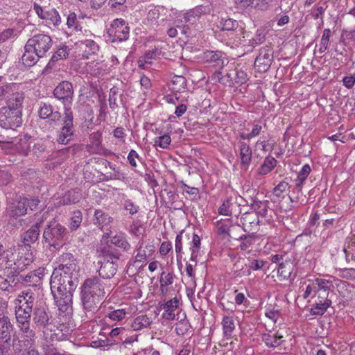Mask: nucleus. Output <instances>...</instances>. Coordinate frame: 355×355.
<instances>
[{
  "label": "nucleus",
  "instance_id": "nucleus-6",
  "mask_svg": "<svg viewBox=\"0 0 355 355\" xmlns=\"http://www.w3.org/2000/svg\"><path fill=\"white\" fill-rule=\"evenodd\" d=\"M66 229L56 221H51L43 233V239L46 243L55 249H59L63 243Z\"/></svg>",
  "mask_w": 355,
  "mask_h": 355
},
{
  "label": "nucleus",
  "instance_id": "nucleus-3",
  "mask_svg": "<svg viewBox=\"0 0 355 355\" xmlns=\"http://www.w3.org/2000/svg\"><path fill=\"white\" fill-rule=\"evenodd\" d=\"M212 79L224 85L234 87L246 83L248 75L243 70L232 66L228 70H226L224 74L222 71H215L212 76Z\"/></svg>",
  "mask_w": 355,
  "mask_h": 355
},
{
  "label": "nucleus",
  "instance_id": "nucleus-40",
  "mask_svg": "<svg viewBox=\"0 0 355 355\" xmlns=\"http://www.w3.org/2000/svg\"><path fill=\"white\" fill-rule=\"evenodd\" d=\"M44 20H46L49 25L53 26H58L61 22L60 17L55 8L48 9Z\"/></svg>",
  "mask_w": 355,
  "mask_h": 355
},
{
  "label": "nucleus",
  "instance_id": "nucleus-34",
  "mask_svg": "<svg viewBox=\"0 0 355 355\" xmlns=\"http://www.w3.org/2000/svg\"><path fill=\"white\" fill-rule=\"evenodd\" d=\"M331 304V300H317L315 304L311 309V314L312 315H322L326 312Z\"/></svg>",
  "mask_w": 355,
  "mask_h": 355
},
{
  "label": "nucleus",
  "instance_id": "nucleus-7",
  "mask_svg": "<svg viewBox=\"0 0 355 355\" xmlns=\"http://www.w3.org/2000/svg\"><path fill=\"white\" fill-rule=\"evenodd\" d=\"M28 200L17 193H9L7 196L6 212L11 218H17L26 214Z\"/></svg>",
  "mask_w": 355,
  "mask_h": 355
},
{
  "label": "nucleus",
  "instance_id": "nucleus-37",
  "mask_svg": "<svg viewBox=\"0 0 355 355\" xmlns=\"http://www.w3.org/2000/svg\"><path fill=\"white\" fill-rule=\"evenodd\" d=\"M159 55L157 49L147 51L143 57H141L138 60L139 67L141 69L148 67V64H151L152 59H155Z\"/></svg>",
  "mask_w": 355,
  "mask_h": 355
},
{
  "label": "nucleus",
  "instance_id": "nucleus-13",
  "mask_svg": "<svg viewBox=\"0 0 355 355\" xmlns=\"http://www.w3.org/2000/svg\"><path fill=\"white\" fill-rule=\"evenodd\" d=\"M273 59V51L270 46L266 45L259 50L254 61V67L260 73L268 71Z\"/></svg>",
  "mask_w": 355,
  "mask_h": 355
},
{
  "label": "nucleus",
  "instance_id": "nucleus-12",
  "mask_svg": "<svg viewBox=\"0 0 355 355\" xmlns=\"http://www.w3.org/2000/svg\"><path fill=\"white\" fill-rule=\"evenodd\" d=\"M73 113L71 108H66L64 117V125L58 136L59 144H67L73 137Z\"/></svg>",
  "mask_w": 355,
  "mask_h": 355
},
{
  "label": "nucleus",
  "instance_id": "nucleus-15",
  "mask_svg": "<svg viewBox=\"0 0 355 355\" xmlns=\"http://www.w3.org/2000/svg\"><path fill=\"white\" fill-rule=\"evenodd\" d=\"M55 98L62 100L64 105V111L66 108H70L72 102L73 89V86L69 81H63L60 83L53 91Z\"/></svg>",
  "mask_w": 355,
  "mask_h": 355
},
{
  "label": "nucleus",
  "instance_id": "nucleus-23",
  "mask_svg": "<svg viewBox=\"0 0 355 355\" xmlns=\"http://www.w3.org/2000/svg\"><path fill=\"white\" fill-rule=\"evenodd\" d=\"M241 164L245 170L248 168L251 162L252 151L249 144L240 141L238 143Z\"/></svg>",
  "mask_w": 355,
  "mask_h": 355
},
{
  "label": "nucleus",
  "instance_id": "nucleus-53",
  "mask_svg": "<svg viewBox=\"0 0 355 355\" xmlns=\"http://www.w3.org/2000/svg\"><path fill=\"white\" fill-rule=\"evenodd\" d=\"M15 84H5L0 86V103H1L8 95L10 94L11 92H14Z\"/></svg>",
  "mask_w": 355,
  "mask_h": 355
},
{
  "label": "nucleus",
  "instance_id": "nucleus-52",
  "mask_svg": "<svg viewBox=\"0 0 355 355\" xmlns=\"http://www.w3.org/2000/svg\"><path fill=\"white\" fill-rule=\"evenodd\" d=\"M160 288L162 292H164V288L173 283V275L171 272L166 274L162 272L160 276Z\"/></svg>",
  "mask_w": 355,
  "mask_h": 355
},
{
  "label": "nucleus",
  "instance_id": "nucleus-20",
  "mask_svg": "<svg viewBox=\"0 0 355 355\" xmlns=\"http://www.w3.org/2000/svg\"><path fill=\"white\" fill-rule=\"evenodd\" d=\"M129 313L127 308L114 309L110 306L105 314L104 320L106 323L114 322L113 326L125 319Z\"/></svg>",
  "mask_w": 355,
  "mask_h": 355
},
{
  "label": "nucleus",
  "instance_id": "nucleus-39",
  "mask_svg": "<svg viewBox=\"0 0 355 355\" xmlns=\"http://www.w3.org/2000/svg\"><path fill=\"white\" fill-rule=\"evenodd\" d=\"M187 86V80L182 76H175L171 80V89L175 92H182Z\"/></svg>",
  "mask_w": 355,
  "mask_h": 355
},
{
  "label": "nucleus",
  "instance_id": "nucleus-41",
  "mask_svg": "<svg viewBox=\"0 0 355 355\" xmlns=\"http://www.w3.org/2000/svg\"><path fill=\"white\" fill-rule=\"evenodd\" d=\"M32 142L29 139L26 137L21 139L16 145V149L22 155H28L30 154Z\"/></svg>",
  "mask_w": 355,
  "mask_h": 355
},
{
  "label": "nucleus",
  "instance_id": "nucleus-35",
  "mask_svg": "<svg viewBox=\"0 0 355 355\" xmlns=\"http://www.w3.org/2000/svg\"><path fill=\"white\" fill-rule=\"evenodd\" d=\"M282 336L277 334H263L262 340L270 347H276L279 346L283 342Z\"/></svg>",
  "mask_w": 355,
  "mask_h": 355
},
{
  "label": "nucleus",
  "instance_id": "nucleus-57",
  "mask_svg": "<svg viewBox=\"0 0 355 355\" xmlns=\"http://www.w3.org/2000/svg\"><path fill=\"white\" fill-rule=\"evenodd\" d=\"M232 205L233 204L230 199L225 200L222 205L219 207V214L225 216H231L232 214Z\"/></svg>",
  "mask_w": 355,
  "mask_h": 355
},
{
  "label": "nucleus",
  "instance_id": "nucleus-28",
  "mask_svg": "<svg viewBox=\"0 0 355 355\" xmlns=\"http://www.w3.org/2000/svg\"><path fill=\"white\" fill-rule=\"evenodd\" d=\"M24 100V96L21 92H13L7 96V107H10L11 110H18V111L22 110V103Z\"/></svg>",
  "mask_w": 355,
  "mask_h": 355
},
{
  "label": "nucleus",
  "instance_id": "nucleus-26",
  "mask_svg": "<svg viewBox=\"0 0 355 355\" xmlns=\"http://www.w3.org/2000/svg\"><path fill=\"white\" fill-rule=\"evenodd\" d=\"M12 325L9 318H0V345L10 340Z\"/></svg>",
  "mask_w": 355,
  "mask_h": 355
},
{
  "label": "nucleus",
  "instance_id": "nucleus-51",
  "mask_svg": "<svg viewBox=\"0 0 355 355\" xmlns=\"http://www.w3.org/2000/svg\"><path fill=\"white\" fill-rule=\"evenodd\" d=\"M83 220L82 213L80 211L73 212L72 217L70 219L69 228L71 231L76 230L80 225Z\"/></svg>",
  "mask_w": 355,
  "mask_h": 355
},
{
  "label": "nucleus",
  "instance_id": "nucleus-9",
  "mask_svg": "<svg viewBox=\"0 0 355 355\" xmlns=\"http://www.w3.org/2000/svg\"><path fill=\"white\" fill-rule=\"evenodd\" d=\"M81 294V302L84 311L83 320L92 319L98 311L101 297L84 293Z\"/></svg>",
  "mask_w": 355,
  "mask_h": 355
},
{
  "label": "nucleus",
  "instance_id": "nucleus-29",
  "mask_svg": "<svg viewBox=\"0 0 355 355\" xmlns=\"http://www.w3.org/2000/svg\"><path fill=\"white\" fill-rule=\"evenodd\" d=\"M40 232V226L37 223L22 235V241L24 245L30 246L31 243H35L38 239Z\"/></svg>",
  "mask_w": 355,
  "mask_h": 355
},
{
  "label": "nucleus",
  "instance_id": "nucleus-31",
  "mask_svg": "<svg viewBox=\"0 0 355 355\" xmlns=\"http://www.w3.org/2000/svg\"><path fill=\"white\" fill-rule=\"evenodd\" d=\"M20 277L0 275V289L3 291H10L19 282Z\"/></svg>",
  "mask_w": 355,
  "mask_h": 355
},
{
  "label": "nucleus",
  "instance_id": "nucleus-46",
  "mask_svg": "<svg viewBox=\"0 0 355 355\" xmlns=\"http://www.w3.org/2000/svg\"><path fill=\"white\" fill-rule=\"evenodd\" d=\"M67 25L68 28L73 31H81V27L75 12H70L67 17Z\"/></svg>",
  "mask_w": 355,
  "mask_h": 355
},
{
  "label": "nucleus",
  "instance_id": "nucleus-59",
  "mask_svg": "<svg viewBox=\"0 0 355 355\" xmlns=\"http://www.w3.org/2000/svg\"><path fill=\"white\" fill-rule=\"evenodd\" d=\"M266 263V261L262 260L248 259L246 266L253 270H257L261 269Z\"/></svg>",
  "mask_w": 355,
  "mask_h": 355
},
{
  "label": "nucleus",
  "instance_id": "nucleus-16",
  "mask_svg": "<svg viewBox=\"0 0 355 355\" xmlns=\"http://www.w3.org/2000/svg\"><path fill=\"white\" fill-rule=\"evenodd\" d=\"M15 316L17 326L22 332L21 336L34 337L35 332L31 328L30 324L31 314H28L21 310L15 309Z\"/></svg>",
  "mask_w": 355,
  "mask_h": 355
},
{
  "label": "nucleus",
  "instance_id": "nucleus-54",
  "mask_svg": "<svg viewBox=\"0 0 355 355\" xmlns=\"http://www.w3.org/2000/svg\"><path fill=\"white\" fill-rule=\"evenodd\" d=\"M69 55V49L67 46H63L58 49L52 55L51 61L52 62H57L59 60L66 58Z\"/></svg>",
  "mask_w": 355,
  "mask_h": 355
},
{
  "label": "nucleus",
  "instance_id": "nucleus-21",
  "mask_svg": "<svg viewBox=\"0 0 355 355\" xmlns=\"http://www.w3.org/2000/svg\"><path fill=\"white\" fill-rule=\"evenodd\" d=\"M207 8L202 5L198 6L183 14L181 21L182 22L194 24L196 23L202 15L207 12Z\"/></svg>",
  "mask_w": 355,
  "mask_h": 355
},
{
  "label": "nucleus",
  "instance_id": "nucleus-24",
  "mask_svg": "<svg viewBox=\"0 0 355 355\" xmlns=\"http://www.w3.org/2000/svg\"><path fill=\"white\" fill-rule=\"evenodd\" d=\"M114 35L120 41L126 40L129 36V27L123 19H116L112 24Z\"/></svg>",
  "mask_w": 355,
  "mask_h": 355
},
{
  "label": "nucleus",
  "instance_id": "nucleus-42",
  "mask_svg": "<svg viewBox=\"0 0 355 355\" xmlns=\"http://www.w3.org/2000/svg\"><path fill=\"white\" fill-rule=\"evenodd\" d=\"M149 248H150L149 250V253H147L146 250L142 247L141 245L139 248L137 250V253L135 256V259L134 261V263L132 264V266H135L136 264L138 263H144L147 258L150 256L153 250L152 249L153 246L149 245Z\"/></svg>",
  "mask_w": 355,
  "mask_h": 355
},
{
  "label": "nucleus",
  "instance_id": "nucleus-14",
  "mask_svg": "<svg viewBox=\"0 0 355 355\" xmlns=\"http://www.w3.org/2000/svg\"><path fill=\"white\" fill-rule=\"evenodd\" d=\"M80 293L103 297L105 295V287L100 278L94 277L87 278L81 286Z\"/></svg>",
  "mask_w": 355,
  "mask_h": 355
},
{
  "label": "nucleus",
  "instance_id": "nucleus-25",
  "mask_svg": "<svg viewBox=\"0 0 355 355\" xmlns=\"http://www.w3.org/2000/svg\"><path fill=\"white\" fill-rule=\"evenodd\" d=\"M277 160L271 156H268L265 158L262 164L257 169L254 179L256 182L261 180V176L266 175L270 173L277 165Z\"/></svg>",
  "mask_w": 355,
  "mask_h": 355
},
{
  "label": "nucleus",
  "instance_id": "nucleus-61",
  "mask_svg": "<svg viewBox=\"0 0 355 355\" xmlns=\"http://www.w3.org/2000/svg\"><path fill=\"white\" fill-rule=\"evenodd\" d=\"M45 150L44 144L41 142L34 143L31 146L30 154L36 157H39Z\"/></svg>",
  "mask_w": 355,
  "mask_h": 355
},
{
  "label": "nucleus",
  "instance_id": "nucleus-11",
  "mask_svg": "<svg viewBox=\"0 0 355 355\" xmlns=\"http://www.w3.org/2000/svg\"><path fill=\"white\" fill-rule=\"evenodd\" d=\"M85 37L84 34L78 33L76 45L83 51V56L88 58L89 55L94 54L98 50V46L92 39L94 35L90 31H85Z\"/></svg>",
  "mask_w": 355,
  "mask_h": 355
},
{
  "label": "nucleus",
  "instance_id": "nucleus-32",
  "mask_svg": "<svg viewBox=\"0 0 355 355\" xmlns=\"http://www.w3.org/2000/svg\"><path fill=\"white\" fill-rule=\"evenodd\" d=\"M44 269H39L29 272L28 275L24 276L22 275H15V277H20L19 282L23 280L24 282L29 284V285H36L40 280L41 276H43Z\"/></svg>",
  "mask_w": 355,
  "mask_h": 355
},
{
  "label": "nucleus",
  "instance_id": "nucleus-50",
  "mask_svg": "<svg viewBox=\"0 0 355 355\" xmlns=\"http://www.w3.org/2000/svg\"><path fill=\"white\" fill-rule=\"evenodd\" d=\"M17 301L18 302H23V304H26L29 306L31 305V306H33L35 297L33 293L29 291H23L21 294L19 295Z\"/></svg>",
  "mask_w": 355,
  "mask_h": 355
},
{
  "label": "nucleus",
  "instance_id": "nucleus-55",
  "mask_svg": "<svg viewBox=\"0 0 355 355\" xmlns=\"http://www.w3.org/2000/svg\"><path fill=\"white\" fill-rule=\"evenodd\" d=\"M126 0H109L108 4L110 8L116 11H125L127 8Z\"/></svg>",
  "mask_w": 355,
  "mask_h": 355
},
{
  "label": "nucleus",
  "instance_id": "nucleus-62",
  "mask_svg": "<svg viewBox=\"0 0 355 355\" xmlns=\"http://www.w3.org/2000/svg\"><path fill=\"white\" fill-rule=\"evenodd\" d=\"M220 305L223 310L230 311L231 313L234 312L236 309L235 304L233 302H230L225 296L222 297Z\"/></svg>",
  "mask_w": 355,
  "mask_h": 355
},
{
  "label": "nucleus",
  "instance_id": "nucleus-47",
  "mask_svg": "<svg viewBox=\"0 0 355 355\" xmlns=\"http://www.w3.org/2000/svg\"><path fill=\"white\" fill-rule=\"evenodd\" d=\"M79 200L78 195L73 191H68L60 200V204L67 205L78 202Z\"/></svg>",
  "mask_w": 355,
  "mask_h": 355
},
{
  "label": "nucleus",
  "instance_id": "nucleus-36",
  "mask_svg": "<svg viewBox=\"0 0 355 355\" xmlns=\"http://www.w3.org/2000/svg\"><path fill=\"white\" fill-rule=\"evenodd\" d=\"M221 324L224 336L227 339L230 338L236 327L233 318L230 316H224Z\"/></svg>",
  "mask_w": 355,
  "mask_h": 355
},
{
  "label": "nucleus",
  "instance_id": "nucleus-38",
  "mask_svg": "<svg viewBox=\"0 0 355 355\" xmlns=\"http://www.w3.org/2000/svg\"><path fill=\"white\" fill-rule=\"evenodd\" d=\"M293 270V264L291 260L281 261L278 267V274L284 279L289 278Z\"/></svg>",
  "mask_w": 355,
  "mask_h": 355
},
{
  "label": "nucleus",
  "instance_id": "nucleus-49",
  "mask_svg": "<svg viewBox=\"0 0 355 355\" xmlns=\"http://www.w3.org/2000/svg\"><path fill=\"white\" fill-rule=\"evenodd\" d=\"M288 184L284 181L279 182L273 189L274 201L284 198V193L288 189Z\"/></svg>",
  "mask_w": 355,
  "mask_h": 355
},
{
  "label": "nucleus",
  "instance_id": "nucleus-58",
  "mask_svg": "<svg viewBox=\"0 0 355 355\" xmlns=\"http://www.w3.org/2000/svg\"><path fill=\"white\" fill-rule=\"evenodd\" d=\"M171 141V137L168 135L158 137L155 140V146H159L162 148H166Z\"/></svg>",
  "mask_w": 355,
  "mask_h": 355
},
{
  "label": "nucleus",
  "instance_id": "nucleus-63",
  "mask_svg": "<svg viewBox=\"0 0 355 355\" xmlns=\"http://www.w3.org/2000/svg\"><path fill=\"white\" fill-rule=\"evenodd\" d=\"M101 134L98 132H94L90 135L89 139L92 144L95 146L96 149L94 150V153H97L101 144Z\"/></svg>",
  "mask_w": 355,
  "mask_h": 355
},
{
  "label": "nucleus",
  "instance_id": "nucleus-4",
  "mask_svg": "<svg viewBox=\"0 0 355 355\" xmlns=\"http://www.w3.org/2000/svg\"><path fill=\"white\" fill-rule=\"evenodd\" d=\"M98 265L100 266L99 275L104 279H111L116 272L119 255L110 250H103L99 255Z\"/></svg>",
  "mask_w": 355,
  "mask_h": 355
},
{
  "label": "nucleus",
  "instance_id": "nucleus-27",
  "mask_svg": "<svg viewBox=\"0 0 355 355\" xmlns=\"http://www.w3.org/2000/svg\"><path fill=\"white\" fill-rule=\"evenodd\" d=\"M222 53L220 51H206L203 55L204 61L216 67L223 68L224 62L221 59Z\"/></svg>",
  "mask_w": 355,
  "mask_h": 355
},
{
  "label": "nucleus",
  "instance_id": "nucleus-60",
  "mask_svg": "<svg viewBox=\"0 0 355 355\" xmlns=\"http://www.w3.org/2000/svg\"><path fill=\"white\" fill-rule=\"evenodd\" d=\"M277 0H255V6L258 9L266 10L272 6L273 3Z\"/></svg>",
  "mask_w": 355,
  "mask_h": 355
},
{
  "label": "nucleus",
  "instance_id": "nucleus-10",
  "mask_svg": "<svg viewBox=\"0 0 355 355\" xmlns=\"http://www.w3.org/2000/svg\"><path fill=\"white\" fill-rule=\"evenodd\" d=\"M35 338L34 337L21 336V339L13 343V349L16 355H40L35 349Z\"/></svg>",
  "mask_w": 355,
  "mask_h": 355
},
{
  "label": "nucleus",
  "instance_id": "nucleus-8",
  "mask_svg": "<svg viewBox=\"0 0 355 355\" xmlns=\"http://www.w3.org/2000/svg\"><path fill=\"white\" fill-rule=\"evenodd\" d=\"M22 124V112L3 107L0 110V126L6 129H15Z\"/></svg>",
  "mask_w": 355,
  "mask_h": 355
},
{
  "label": "nucleus",
  "instance_id": "nucleus-45",
  "mask_svg": "<svg viewBox=\"0 0 355 355\" xmlns=\"http://www.w3.org/2000/svg\"><path fill=\"white\" fill-rule=\"evenodd\" d=\"M111 243L114 245H116L119 248L123 249L124 250H129L130 247V243L128 242V241L125 239V236L122 234L115 235L114 236L112 237Z\"/></svg>",
  "mask_w": 355,
  "mask_h": 355
},
{
  "label": "nucleus",
  "instance_id": "nucleus-19",
  "mask_svg": "<svg viewBox=\"0 0 355 355\" xmlns=\"http://www.w3.org/2000/svg\"><path fill=\"white\" fill-rule=\"evenodd\" d=\"M33 261V255L32 252H25L24 249H19L17 257L14 260L13 270L19 273L23 271Z\"/></svg>",
  "mask_w": 355,
  "mask_h": 355
},
{
  "label": "nucleus",
  "instance_id": "nucleus-44",
  "mask_svg": "<svg viewBox=\"0 0 355 355\" xmlns=\"http://www.w3.org/2000/svg\"><path fill=\"white\" fill-rule=\"evenodd\" d=\"M241 241L240 248L241 250H248L250 248L254 243L256 236L254 234L243 235L239 239Z\"/></svg>",
  "mask_w": 355,
  "mask_h": 355
},
{
  "label": "nucleus",
  "instance_id": "nucleus-17",
  "mask_svg": "<svg viewBox=\"0 0 355 355\" xmlns=\"http://www.w3.org/2000/svg\"><path fill=\"white\" fill-rule=\"evenodd\" d=\"M180 304V298L177 297L167 301L160 302L159 303V309L164 311L162 318L168 321L173 320L175 318V311Z\"/></svg>",
  "mask_w": 355,
  "mask_h": 355
},
{
  "label": "nucleus",
  "instance_id": "nucleus-5",
  "mask_svg": "<svg viewBox=\"0 0 355 355\" xmlns=\"http://www.w3.org/2000/svg\"><path fill=\"white\" fill-rule=\"evenodd\" d=\"M33 325L31 327L35 330L40 331L44 336L48 335V331H51L54 327L53 319L51 313L43 306L35 307L33 312Z\"/></svg>",
  "mask_w": 355,
  "mask_h": 355
},
{
  "label": "nucleus",
  "instance_id": "nucleus-43",
  "mask_svg": "<svg viewBox=\"0 0 355 355\" xmlns=\"http://www.w3.org/2000/svg\"><path fill=\"white\" fill-rule=\"evenodd\" d=\"M314 281L315 291H330L334 288L332 282L329 280L317 278Z\"/></svg>",
  "mask_w": 355,
  "mask_h": 355
},
{
  "label": "nucleus",
  "instance_id": "nucleus-1",
  "mask_svg": "<svg viewBox=\"0 0 355 355\" xmlns=\"http://www.w3.org/2000/svg\"><path fill=\"white\" fill-rule=\"evenodd\" d=\"M59 261L60 264L54 268L51 277V291L59 311L70 314L73 293L78 283L79 268L71 253L62 254Z\"/></svg>",
  "mask_w": 355,
  "mask_h": 355
},
{
  "label": "nucleus",
  "instance_id": "nucleus-2",
  "mask_svg": "<svg viewBox=\"0 0 355 355\" xmlns=\"http://www.w3.org/2000/svg\"><path fill=\"white\" fill-rule=\"evenodd\" d=\"M53 45L51 37L46 34H37L29 38L21 57L23 63L28 67L34 65L40 58H44Z\"/></svg>",
  "mask_w": 355,
  "mask_h": 355
},
{
  "label": "nucleus",
  "instance_id": "nucleus-22",
  "mask_svg": "<svg viewBox=\"0 0 355 355\" xmlns=\"http://www.w3.org/2000/svg\"><path fill=\"white\" fill-rule=\"evenodd\" d=\"M38 115L41 119H49L54 123L59 121L61 119V114L58 111H54L53 107L46 103H40Z\"/></svg>",
  "mask_w": 355,
  "mask_h": 355
},
{
  "label": "nucleus",
  "instance_id": "nucleus-33",
  "mask_svg": "<svg viewBox=\"0 0 355 355\" xmlns=\"http://www.w3.org/2000/svg\"><path fill=\"white\" fill-rule=\"evenodd\" d=\"M113 218L107 214L101 209H97L94 212V224L97 225L101 229L110 225Z\"/></svg>",
  "mask_w": 355,
  "mask_h": 355
},
{
  "label": "nucleus",
  "instance_id": "nucleus-48",
  "mask_svg": "<svg viewBox=\"0 0 355 355\" xmlns=\"http://www.w3.org/2000/svg\"><path fill=\"white\" fill-rule=\"evenodd\" d=\"M331 33V30L329 28H326L323 31L322 36L320 43V47L318 49V51L320 53H324L328 49Z\"/></svg>",
  "mask_w": 355,
  "mask_h": 355
},
{
  "label": "nucleus",
  "instance_id": "nucleus-18",
  "mask_svg": "<svg viewBox=\"0 0 355 355\" xmlns=\"http://www.w3.org/2000/svg\"><path fill=\"white\" fill-rule=\"evenodd\" d=\"M218 27L220 28L223 31H229L231 33L235 32L236 36H240L243 34L242 31V28L240 27L239 22L236 20H234L231 18H223L219 21ZM245 36L243 35L242 38L241 37H238V40H236L239 44H242L243 42H245Z\"/></svg>",
  "mask_w": 355,
  "mask_h": 355
},
{
  "label": "nucleus",
  "instance_id": "nucleus-56",
  "mask_svg": "<svg viewBox=\"0 0 355 355\" xmlns=\"http://www.w3.org/2000/svg\"><path fill=\"white\" fill-rule=\"evenodd\" d=\"M246 266V263L244 262L243 259H238L233 266L234 272L236 276H241L245 274L244 267Z\"/></svg>",
  "mask_w": 355,
  "mask_h": 355
},
{
  "label": "nucleus",
  "instance_id": "nucleus-30",
  "mask_svg": "<svg viewBox=\"0 0 355 355\" xmlns=\"http://www.w3.org/2000/svg\"><path fill=\"white\" fill-rule=\"evenodd\" d=\"M153 321L147 315H140L133 319L131 322V327L134 331H141L148 328Z\"/></svg>",
  "mask_w": 355,
  "mask_h": 355
},
{
  "label": "nucleus",
  "instance_id": "nucleus-64",
  "mask_svg": "<svg viewBox=\"0 0 355 355\" xmlns=\"http://www.w3.org/2000/svg\"><path fill=\"white\" fill-rule=\"evenodd\" d=\"M44 355H66L64 353H61L54 347L53 345H46L43 347Z\"/></svg>",
  "mask_w": 355,
  "mask_h": 355
}]
</instances>
